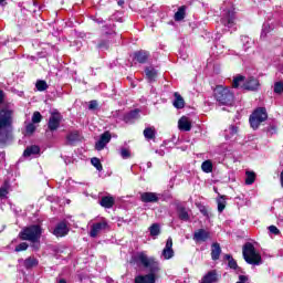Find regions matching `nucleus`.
I'll return each instance as SVG.
<instances>
[{
    "label": "nucleus",
    "instance_id": "obj_63",
    "mask_svg": "<svg viewBox=\"0 0 283 283\" xmlns=\"http://www.w3.org/2000/svg\"><path fill=\"white\" fill-rule=\"evenodd\" d=\"M219 54H224V52H219Z\"/></svg>",
    "mask_w": 283,
    "mask_h": 283
},
{
    "label": "nucleus",
    "instance_id": "obj_19",
    "mask_svg": "<svg viewBox=\"0 0 283 283\" xmlns=\"http://www.w3.org/2000/svg\"><path fill=\"white\" fill-rule=\"evenodd\" d=\"M145 74L149 83H154V81H156V78L158 77V71H156L154 66H147L145 69Z\"/></svg>",
    "mask_w": 283,
    "mask_h": 283
},
{
    "label": "nucleus",
    "instance_id": "obj_31",
    "mask_svg": "<svg viewBox=\"0 0 283 283\" xmlns=\"http://www.w3.org/2000/svg\"><path fill=\"white\" fill-rule=\"evenodd\" d=\"M39 265V260H36V258H28L25 259L24 261V266L25 269H34V266H38Z\"/></svg>",
    "mask_w": 283,
    "mask_h": 283
},
{
    "label": "nucleus",
    "instance_id": "obj_40",
    "mask_svg": "<svg viewBox=\"0 0 283 283\" xmlns=\"http://www.w3.org/2000/svg\"><path fill=\"white\" fill-rule=\"evenodd\" d=\"M226 260L228 261V266L234 270L238 269V262L233 260V256H231V254H226Z\"/></svg>",
    "mask_w": 283,
    "mask_h": 283
},
{
    "label": "nucleus",
    "instance_id": "obj_16",
    "mask_svg": "<svg viewBox=\"0 0 283 283\" xmlns=\"http://www.w3.org/2000/svg\"><path fill=\"white\" fill-rule=\"evenodd\" d=\"M39 154H41V148L36 145H32L25 148L23 157L30 158L32 156H39Z\"/></svg>",
    "mask_w": 283,
    "mask_h": 283
},
{
    "label": "nucleus",
    "instance_id": "obj_42",
    "mask_svg": "<svg viewBox=\"0 0 283 283\" xmlns=\"http://www.w3.org/2000/svg\"><path fill=\"white\" fill-rule=\"evenodd\" d=\"M66 139H67L70 143H76V140H78V133H77V132L70 133V134L66 136Z\"/></svg>",
    "mask_w": 283,
    "mask_h": 283
},
{
    "label": "nucleus",
    "instance_id": "obj_52",
    "mask_svg": "<svg viewBox=\"0 0 283 283\" xmlns=\"http://www.w3.org/2000/svg\"><path fill=\"white\" fill-rule=\"evenodd\" d=\"M98 107V102L96 99H93L88 104V109H96Z\"/></svg>",
    "mask_w": 283,
    "mask_h": 283
},
{
    "label": "nucleus",
    "instance_id": "obj_59",
    "mask_svg": "<svg viewBox=\"0 0 283 283\" xmlns=\"http://www.w3.org/2000/svg\"><path fill=\"white\" fill-rule=\"evenodd\" d=\"M160 156H165V151H159Z\"/></svg>",
    "mask_w": 283,
    "mask_h": 283
},
{
    "label": "nucleus",
    "instance_id": "obj_50",
    "mask_svg": "<svg viewBox=\"0 0 283 283\" xmlns=\"http://www.w3.org/2000/svg\"><path fill=\"white\" fill-rule=\"evenodd\" d=\"M27 134H32L33 132H36V126L32 123H30L29 125H27Z\"/></svg>",
    "mask_w": 283,
    "mask_h": 283
},
{
    "label": "nucleus",
    "instance_id": "obj_38",
    "mask_svg": "<svg viewBox=\"0 0 283 283\" xmlns=\"http://www.w3.org/2000/svg\"><path fill=\"white\" fill-rule=\"evenodd\" d=\"M10 191V184L8 181L0 188V198H6Z\"/></svg>",
    "mask_w": 283,
    "mask_h": 283
},
{
    "label": "nucleus",
    "instance_id": "obj_43",
    "mask_svg": "<svg viewBox=\"0 0 283 283\" xmlns=\"http://www.w3.org/2000/svg\"><path fill=\"white\" fill-rule=\"evenodd\" d=\"M28 247L30 245L27 242H22L15 247V252L28 251Z\"/></svg>",
    "mask_w": 283,
    "mask_h": 283
},
{
    "label": "nucleus",
    "instance_id": "obj_53",
    "mask_svg": "<svg viewBox=\"0 0 283 283\" xmlns=\"http://www.w3.org/2000/svg\"><path fill=\"white\" fill-rule=\"evenodd\" d=\"M247 282H249V276L239 275V281L237 283H247Z\"/></svg>",
    "mask_w": 283,
    "mask_h": 283
},
{
    "label": "nucleus",
    "instance_id": "obj_56",
    "mask_svg": "<svg viewBox=\"0 0 283 283\" xmlns=\"http://www.w3.org/2000/svg\"><path fill=\"white\" fill-rule=\"evenodd\" d=\"M123 3H125L124 0H119V1H118V6H123Z\"/></svg>",
    "mask_w": 283,
    "mask_h": 283
},
{
    "label": "nucleus",
    "instance_id": "obj_36",
    "mask_svg": "<svg viewBox=\"0 0 283 283\" xmlns=\"http://www.w3.org/2000/svg\"><path fill=\"white\" fill-rule=\"evenodd\" d=\"M35 87H36L38 92H45V90H48V82H45L43 80H39L35 83Z\"/></svg>",
    "mask_w": 283,
    "mask_h": 283
},
{
    "label": "nucleus",
    "instance_id": "obj_5",
    "mask_svg": "<svg viewBox=\"0 0 283 283\" xmlns=\"http://www.w3.org/2000/svg\"><path fill=\"white\" fill-rule=\"evenodd\" d=\"M243 260L253 266L262 264V255L255 251L253 243L248 242L243 245Z\"/></svg>",
    "mask_w": 283,
    "mask_h": 283
},
{
    "label": "nucleus",
    "instance_id": "obj_26",
    "mask_svg": "<svg viewBox=\"0 0 283 283\" xmlns=\"http://www.w3.org/2000/svg\"><path fill=\"white\" fill-rule=\"evenodd\" d=\"M274 25L270 22L263 23L262 31H261V39H266L268 34L274 30Z\"/></svg>",
    "mask_w": 283,
    "mask_h": 283
},
{
    "label": "nucleus",
    "instance_id": "obj_24",
    "mask_svg": "<svg viewBox=\"0 0 283 283\" xmlns=\"http://www.w3.org/2000/svg\"><path fill=\"white\" fill-rule=\"evenodd\" d=\"M220 253H222V249L220 248V243H213L211 247V258L212 260H220Z\"/></svg>",
    "mask_w": 283,
    "mask_h": 283
},
{
    "label": "nucleus",
    "instance_id": "obj_45",
    "mask_svg": "<svg viewBox=\"0 0 283 283\" xmlns=\"http://www.w3.org/2000/svg\"><path fill=\"white\" fill-rule=\"evenodd\" d=\"M43 119V116L41 115L40 112H34L32 116V123H41Z\"/></svg>",
    "mask_w": 283,
    "mask_h": 283
},
{
    "label": "nucleus",
    "instance_id": "obj_25",
    "mask_svg": "<svg viewBox=\"0 0 283 283\" xmlns=\"http://www.w3.org/2000/svg\"><path fill=\"white\" fill-rule=\"evenodd\" d=\"M99 205L105 209H112L114 207V197H103Z\"/></svg>",
    "mask_w": 283,
    "mask_h": 283
},
{
    "label": "nucleus",
    "instance_id": "obj_23",
    "mask_svg": "<svg viewBox=\"0 0 283 283\" xmlns=\"http://www.w3.org/2000/svg\"><path fill=\"white\" fill-rule=\"evenodd\" d=\"M214 282H218V274L216 273V271L208 272L201 280V283H214Z\"/></svg>",
    "mask_w": 283,
    "mask_h": 283
},
{
    "label": "nucleus",
    "instance_id": "obj_20",
    "mask_svg": "<svg viewBox=\"0 0 283 283\" xmlns=\"http://www.w3.org/2000/svg\"><path fill=\"white\" fill-rule=\"evenodd\" d=\"M175 99L172 101V105L176 109H184L185 108V98H182V95L180 93L175 92L174 93Z\"/></svg>",
    "mask_w": 283,
    "mask_h": 283
},
{
    "label": "nucleus",
    "instance_id": "obj_49",
    "mask_svg": "<svg viewBox=\"0 0 283 283\" xmlns=\"http://www.w3.org/2000/svg\"><path fill=\"white\" fill-rule=\"evenodd\" d=\"M97 48H98L99 50H107V49L109 48V42H108V41L99 42V43L97 44Z\"/></svg>",
    "mask_w": 283,
    "mask_h": 283
},
{
    "label": "nucleus",
    "instance_id": "obj_35",
    "mask_svg": "<svg viewBox=\"0 0 283 283\" xmlns=\"http://www.w3.org/2000/svg\"><path fill=\"white\" fill-rule=\"evenodd\" d=\"M241 42L243 43V50L247 52L251 45H253V41H251V38L243 35L241 36Z\"/></svg>",
    "mask_w": 283,
    "mask_h": 283
},
{
    "label": "nucleus",
    "instance_id": "obj_41",
    "mask_svg": "<svg viewBox=\"0 0 283 283\" xmlns=\"http://www.w3.org/2000/svg\"><path fill=\"white\" fill-rule=\"evenodd\" d=\"M240 83H244V76L238 75L233 78L232 87H240Z\"/></svg>",
    "mask_w": 283,
    "mask_h": 283
},
{
    "label": "nucleus",
    "instance_id": "obj_54",
    "mask_svg": "<svg viewBox=\"0 0 283 283\" xmlns=\"http://www.w3.org/2000/svg\"><path fill=\"white\" fill-rule=\"evenodd\" d=\"M3 101H6V93L0 90V105H2Z\"/></svg>",
    "mask_w": 283,
    "mask_h": 283
},
{
    "label": "nucleus",
    "instance_id": "obj_62",
    "mask_svg": "<svg viewBox=\"0 0 283 283\" xmlns=\"http://www.w3.org/2000/svg\"><path fill=\"white\" fill-rule=\"evenodd\" d=\"M148 167H151V163H148Z\"/></svg>",
    "mask_w": 283,
    "mask_h": 283
},
{
    "label": "nucleus",
    "instance_id": "obj_30",
    "mask_svg": "<svg viewBox=\"0 0 283 283\" xmlns=\"http://www.w3.org/2000/svg\"><path fill=\"white\" fill-rule=\"evenodd\" d=\"M149 232L151 238H154L156 240V238H158V235H160V224L158 223H154L149 227Z\"/></svg>",
    "mask_w": 283,
    "mask_h": 283
},
{
    "label": "nucleus",
    "instance_id": "obj_8",
    "mask_svg": "<svg viewBox=\"0 0 283 283\" xmlns=\"http://www.w3.org/2000/svg\"><path fill=\"white\" fill-rule=\"evenodd\" d=\"M107 229H109V223L105 219H102L99 222H95L91 226L90 237L97 238L99 233L107 231Z\"/></svg>",
    "mask_w": 283,
    "mask_h": 283
},
{
    "label": "nucleus",
    "instance_id": "obj_37",
    "mask_svg": "<svg viewBox=\"0 0 283 283\" xmlns=\"http://www.w3.org/2000/svg\"><path fill=\"white\" fill-rule=\"evenodd\" d=\"M245 176V185H253V182H255V172L247 171Z\"/></svg>",
    "mask_w": 283,
    "mask_h": 283
},
{
    "label": "nucleus",
    "instance_id": "obj_9",
    "mask_svg": "<svg viewBox=\"0 0 283 283\" xmlns=\"http://www.w3.org/2000/svg\"><path fill=\"white\" fill-rule=\"evenodd\" d=\"M61 120H63V115L59 112L51 113V116L49 118L48 127L50 132H56L59 127H61Z\"/></svg>",
    "mask_w": 283,
    "mask_h": 283
},
{
    "label": "nucleus",
    "instance_id": "obj_12",
    "mask_svg": "<svg viewBox=\"0 0 283 283\" xmlns=\"http://www.w3.org/2000/svg\"><path fill=\"white\" fill-rule=\"evenodd\" d=\"M192 239L197 243L207 242L208 240H211V232L205 229H198L195 231Z\"/></svg>",
    "mask_w": 283,
    "mask_h": 283
},
{
    "label": "nucleus",
    "instance_id": "obj_13",
    "mask_svg": "<svg viewBox=\"0 0 283 283\" xmlns=\"http://www.w3.org/2000/svg\"><path fill=\"white\" fill-rule=\"evenodd\" d=\"M163 198V195L156 192H142L140 200L142 202H158Z\"/></svg>",
    "mask_w": 283,
    "mask_h": 283
},
{
    "label": "nucleus",
    "instance_id": "obj_18",
    "mask_svg": "<svg viewBox=\"0 0 283 283\" xmlns=\"http://www.w3.org/2000/svg\"><path fill=\"white\" fill-rule=\"evenodd\" d=\"M178 128L180 132H191V122L187 117H181L178 120Z\"/></svg>",
    "mask_w": 283,
    "mask_h": 283
},
{
    "label": "nucleus",
    "instance_id": "obj_48",
    "mask_svg": "<svg viewBox=\"0 0 283 283\" xmlns=\"http://www.w3.org/2000/svg\"><path fill=\"white\" fill-rule=\"evenodd\" d=\"M268 229L272 235H280V229H277V227L270 226Z\"/></svg>",
    "mask_w": 283,
    "mask_h": 283
},
{
    "label": "nucleus",
    "instance_id": "obj_1",
    "mask_svg": "<svg viewBox=\"0 0 283 283\" xmlns=\"http://www.w3.org/2000/svg\"><path fill=\"white\" fill-rule=\"evenodd\" d=\"M130 264L144 266L149 271V274L136 276L135 283H156V273L160 271V263L156 261V258L147 255L145 251H140L132 256Z\"/></svg>",
    "mask_w": 283,
    "mask_h": 283
},
{
    "label": "nucleus",
    "instance_id": "obj_3",
    "mask_svg": "<svg viewBox=\"0 0 283 283\" xmlns=\"http://www.w3.org/2000/svg\"><path fill=\"white\" fill-rule=\"evenodd\" d=\"M43 233V229L39 224H33L23 228L19 232L20 240L30 242L31 249L33 251H39L41 249V235Z\"/></svg>",
    "mask_w": 283,
    "mask_h": 283
},
{
    "label": "nucleus",
    "instance_id": "obj_14",
    "mask_svg": "<svg viewBox=\"0 0 283 283\" xmlns=\"http://www.w3.org/2000/svg\"><path fill=\"white\" fill-rule=\"evenodd\" d=\"M70 233V228H67V223L64 221L56 224L55 229L53 230V234L56 235V238H63Z\"/></svg>",
    "mask_w": 283,
    "mask_h": 283
},
{
    "label": "nucleus",
    "instance_id": "obj_27",
    "mask_svg": "<svg viewBox=\"0 0 283 283\" xmlns=\"http://www.w3.org/2000/svg\"><path fill=\"white\" fill-rule=\"evenodd\" d=\"M144 137L146 138V140H154V138H156V128L155 127L145 128Z\"/></svg>",
    "mask_w": 283,
    "mask_h": 283
},
{
    "label": "nucleus",
    "instance_id": "obj_58",
    "mask_svg": "<svg viewBox=\"0 0 283 283\" xmlns=\"http://www.w3.org/2000/svg\"><path fill=\"white\" fill-rule=\"evenodd\" d=\"M96 22L97 23H103V19H97Z\"/></svg>",
    "mask_w": 283,
    "mask_h": 283
},
{
    "label": "nucleus",
    "instance_id": "obj_46",
    "mask_svg": "<svg viewBox=\"0 0 283 283\" xmlns=\"http://www.w3.org/2000/svg\"><path fill=\"white\" fill-rule=\"evenodd\" d=\"M283 92V83L282 82H276L274 84V93L275 94H282Z\"/></svg>",
    "mask_w": 283,
    "mask_h": 283
},
{
    "label": "nucleus",
    "instance_id": "obj_17",
    "mask_svg": "<svg viewBox=\"0 0 283 283\" xmlns=\"http://www.w3.org/2000/svg\"><path fill=\"white\" fill-rule=\"evenodd\" d=\"M259 86H260V82L255 77H249L243 84L244 90H250V91L258 90Z\"/></svg>",
    "mask_w": 283,
    "mask_h": 283
},
{
    "label": "nucleus",
    "instance_id": "obj_61",
    "mask_svg": "<svg viewBox=\"0 0 283 283\" xmlns=\"http://www.w3.org/2000/svg\"><path fill=\"white\" fill-rule=\"evenodd\" d=\"M148 167H151V163H148Z\"/></svg>",
    "mask_w": 283,
    "mask_h": 283
},
{
    "label": "nucleus",
    "instance_id": "obj_22",
    "mask_svg": "<svg viewBox=\"0 0 283 283\" xmlns=\"http://www.w3.org/2000/svg\"><path fill=\"white\" fill-rule=\"evenodd\" d=\"M134 59L137 61V63H147V60L149 59V52L147 51H137L134 53Z\"/></svg>",
    "mask_w": 283,
    "mask_h": 283
},
{
    "label": "nucleus",
    "instance_id": "obj_60",
    "mask_svg": "<svg viewBox=\"0 0 283 283\" xmlns=\"http://www.w3.org/2000/svg\"><path fill=\"white\" fill-rule=\"evenodd\" d=\"M6 0H0V6H1V3H3Z\"/></svg>",
    "mask_w": 283,
    "mask_h": 283
},
{
    "label": "nucleus",
    "instance_id": "obj_6",
    "mask_svg": "<svg viewBox=\"0 0 283 283\" xmlns=\"http://www.w3.org/2000/svg\"><path fill=\"white\" fill-rule=\"evenodd\" d=\"M268 118L269 114L266 113V108L259 107L250 116V125L253 129H258V127H260V123H264Z\"/></svg>",
    "mask_w": 283,
    "mask_h": 283
},
{
    "label": "nucleus",
    "instance_id": "obj_15",
    "mask_svg": "<svg viewBox=\"0 0 283 283\" xmlns=\"http://www.w3.org/2000/svg\"><path fill=\"white\" fill-rule=\"evenodd\" d=\"M138 118H140V111L134 109L124 115V123L132 125V123L138 120Z\"/></svg>",
    "mask_w": 283,
    "mask_h": 283
},
{
    "label": "nucleus",
    "instance_id": "obj_57",
    "mask_svg": "<svg viewBox=\"0 0 283 283\" xmlns=\"http://www.w3.org/2000/svg\"><path fill=\"white\" fill-rule=\"evenodd\" d=\"M57 283H67L65 279L60 280Z\"/></svg>",
    "mask_w": 283,
    "mask_h": 283
},
{
    "label": "nucleus",
    "instance_id": "obj_21",
    "mask_svg": "<svg viewBox=\"0 0 283 283\" xmlns=\"http://www.w3.org/2000/svg\"><path fill=\"white\" fill-rule=\"evenodd\" d=\"M226 140H231V138H235L238 136V126L230 125L223 133Z\"/></svg>",
    "mask_w": 283,
    "mask_h": 283
},
{
    "label": "nucleus",
    "instance_id": "obj_39",
    "mask_svg": "<svg viewBox=\"0 0 283 283\" xmlns=\"http://www.w3.org/2000/svg\"><path fill=\"white\" fill-rule=\"evenodd\" d=\"M91 164L93 165V167H95V169H97V171H103V165L101 164L99 158H96V157L92 158Z\"/></svg>",
    "mask_w": 283,
    "mask_h": 283
},
{
    "label": "nucleus",
    "instance_id": "obj_32",
    "mask_svg": "<svg viewBox=\"0 0 283 283\" xmlns=\"http://www.w3.org/2000/svg\"><path fill=\"white\" fill-rule=\"evenodd\" d=\"M201 169L205 174H211L213 171V163L211 160H206L201 164Z\"/></svg>",
    "mask_w": 283,
    "mask_h": 283
},
{
    "label": "nucleus",
    "instance_id": "obj_28",
    "mask_svg": "<svg viewBox=\"0 0 283 283\" xmlns=\"http://www.w3.org/2000/svg\"><path fill=\"white\" fill-rule=\"evenodd\" d=\"M217 205H218L219 213H222V211H224V209H227V197L220 196L219 198H217Z\"/></svg>",
    "mask_w": 283,
    "mask_h": 283
},
{
    "label": "nucleus",
    "instance_id": "obj_10",
    "mask_svg": "<svg viewBox=\"0 0 283 283\" xmlns=\"http://www.w3.org/2000/svg\"><path fill=\"white\" fill-rule=\"evenodd\" d=\"M176 255V252H174V239L169 237L166 241V245L164 250L161 251V259L163 260H171Z\"/></svg>",
    "mask_w": 283,
    "mask_h": 283
},
{
    "label": "nucleus",
    "instance_id": "obj_55",
    "mask_svg": "<svg viewBox=\"0 0 283 283\" xmlns=\"http://www.w3.org/2000/svg\"><path fill=\"white\" fill-rule=\"evenodd\" d=\"M280 180H281V187L283 188V170L281 171Z\"/></svg>",
    "mask_w": 283,
    "mask_h": 283
},
{
    "label": "nucleus",
    "instance_id": "obj_7",
    "mask_svg": "<svg viewBox=\"0 0 283 283\" xmlns=\"http://www.w3.org/2000/svg\"><path fill=\"white\" fill-rule=\"evenodd\" d=\"M235 9L231 7L230 9L223 8V13L221 18V23L224 28H233L235 25Z\"/></svg>",
    "mask_w": 283,
    "mask_h": 283
},
{
    "label": "nucleus",
    "instance_id": "obj_44",
    "mask_svg": "<svg viewBox=\"0 0 283 283\" xmlns=\"http://www.w3.org/2000/svg\"><path fill=\"white\" fill-rule=\"evenodd\" d=\"M120 156H122V158H124V160H127V158L132 157V153L127 148H122Z\"/></svg>",
    "mask_w": 283,
    "mask_h": 283
},
{
    "label": "nucleus",
    "instance_id": "obj_51",
    "mask_svg": "<svg viewBox=\"0 0 283 283\" xmlns=\"http://www.w3.org/2000/svg\"><path fill=\"white\" fill-rule=\"evenodd\" d=\"M268 134H271V136H273V134H277V126H275V125L269 126Z\"/></svg>",
    "mask_w": 283,
    "mask_h": 283
},
{
    "label": "nucleus",
    "instance_id": "obj_29",
    "mask_svg": "<svg viewBox=\"0 0 283 283\" xmlns=\"http://www.w3.org/2000/svg\"><path fill=\"white\" fill-rule=\"evenodd\" d=\"M177 211L179 220H182L184 222L189 221V212H187L185 207H179Z\"/></svg>",
    "mask_w": 283,
    "mask_h": 283
},
{
    "label": "nucleus",
    "instance_id": "obj_4",
    "mask_svg": "<svg viewBox=\"0 0 283 283\" xmlns=\"http://www.w3.org/2000/svg\"><path fill=\"white\" fill-rule=\"evenodd\" d=\"M213 96L217 103H219V105H227V106L233 105L235 101V96L233 95V92H231L229 87H224L222 85H219L214 88Z\"/></svg>",
    "mask_w": 283,
    "mask_h": 283
},
{
    "label": "nucleus",
    "instance_id": "obj_34",
    "mask_svg": "<svg viewBox=\"0 0 283 283\" xmlns=\"http://www.w3.org/2000/svg\"><path fill=\"white\" fill-rule=\"evenodd\" d=\"M114 24H106L102 28V34H104L105 36H109L112 34H114Z\"/></svg>",
    "mask_w": 283,
    "mask_h": 283
},
{
    "label": "nucleus",
    "instance_id": "obj_47",
    "mask_svg": "<svg viewBox=\"0 0 283 283\" xmlns=\"http://www.w3.org/2000/svg\"><path fill=\"white\" fill-rule=\"evenodd\" d=\"M76 185V181L69 179L65 181V187L67 189V191H72V189H74V186Z\"/></svg>",
    "mask_w": 283,
    "mask_h": 283
},
{
    "label": "nucleus",
    "instance_id": "obj_33",
    "mask_svg": "<svg viewBox=\"0 0 283 283\" xmlns=\"http://www.w3.org/2000/svg\"><path fill=\"white\" fill-rule=\"evenodd\" d=\"M187 8L185 6H181L178 11L175 13V21H182L186 15Z\"/></svg>",
    "mask_w": 283,
    "mask_h": 283
},
{
    "label": "nucleus",
    "instance_id": "obj_11",
    "mask_svg": "<svg viewBox=\"0 0 283 283\" xmlns=\"http://www.w3.org/2000/svg\"><path fill=\"white\" fill-rule=\"evenodd\" d=\"M112 140V134L109 132H104L99 139L95 143V149L97 151H103L105 147H107L108 143Z\"/></svg>",
    "mask_w": 283,
    "mask_h": 283
},
{
    "label": "nucleus",
    "instance_id": "obj_2",
    "mask_svg": "<svg viewBox=\"0 0 283 283\" xmlns=\"http://www.w3.org/2000/svg\"><path fill=\"white\" fill-rule=\"evenodd\" d=\"M12 123H14V108L8 105L0 109V145H6L12 132Z\"/></svg>",
    "mask_w": 283,
    "mask_h": 283
}]
</instances>
